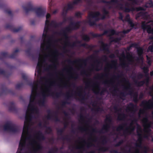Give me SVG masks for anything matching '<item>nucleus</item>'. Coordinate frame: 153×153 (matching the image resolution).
I'll use <instances>...</instances> for the list:
<instances>
[{"label": "nucleus", "mask_w": 153, "mask_h": 153, "mask_svg": "<svg viewBox=\"0 0 153 153\" xmlns=\"http://www.w3.org/2000/svg\"><path fill=\"white\" fill-rule=\"evenodd\" d=\"M131 106L132 107V108H130V107L128 108H127L126 110H127V111H129L130 112H131V113H132L133 112V108H133V105H131Z\"/></svg>", "instance_id": "15"}, {"label": "nucleus", "mask_w": 153, "mask_h": 153, "mask_svg": "<svg viewBox=\"0 0 153 153\" xmlns=\"http://www.w3.org/2000/svg\"><path fill=\"white\" fill-rule=\"evenodd\" d=\"M142 83H142V84H143V82H142Z\"/></svg>", "instance_id": "36"}, {"label": "nucleus", "mask_w": 153, "mask_h": 153, "mask_svg": "<svg viewBox=\"0 0 153 153\" xmlns=\"http://www.w3.org/2000/svg\"><path fill=\"white\" fill-rule=\"evenodd\" d=\"M110 36L114 35L115 33V31L113 30H111L109 31Z\"/></svg>", "instance_id": "16"}, {"label": "nucleus", "mask_w": 153, "mask_h": 153, "mask_svg": "<svg viewBox=\"0 0 153 153\" xmlns=\"http://www.w3.org/2000/svg\"><path fill=\"white\" fill-rule=\"evenodd\" d=\"M152 140L153 141V138L152 139Z\"/></svg>", "instance_id": "35"}, {"label": "nucleus", "mask_w": 153, "mask_h": 153, "mask_svg": "<svg viewBox=\"0 0 153 153\" xmlns=\"http://www.w3.org/2000/svg\"><path fill=\"white\" fill-rule=\"evenodd\" d=\"M4 129L5 131H8L14 132L15 131L14 128L9 123H7L4 126Z\"/></svg>", "instance_id": "7"}, {"label": "nucleus", "mask_w": 153, "mask_h": 153, "mask_svg": "<svg viewBox=\"0 0 153 153\" xmlns=\"http://www.w3.org/2000/svg\"><path fill=\"white\" fill-rule=\"evenodd\" d=\"M147 60L148 63L150 65L151 64V59L148 56H147Z\"/></svg>", "instance_id": "18"}, {"label": "nucleus", "mask_w": 153, "mask_h": 153, "mask_svg": "<svg viewBox=\"0 0 153 153\" xmlns=\"http://www.w3.org/2000/svg\"><path fill=\"white\" fill-rule=\"evenodd\" d=\"M81 16V13L79 12H77L76 13V16L77 17H79Z\"/></svg>", "instance_id": "20"}, {"label": "nucleus", "mask_w": 153, "mask_h": 153, "mask_svg": "<svg viewBox=\"0 0 153 153\" xmlns=\"http://www.w3.org/2000/svg\"><path fill=\"white\" fill-rule=\"evenodd\" d=\"M119 40V39H115L114 41L116 42H117Z\"/></svg>", "instance_id": "27"}, {"label": "nucleus", "mask_w": 153, "mask_h": 153, "mask_svg": "<svg viewBox=\"0 0 153 153\" xmlns=\"http://www.w3.org/2000/svg\"><path fill=\"white\" fill-rule=\"evenodd\" d=\"M150 75L152 76L153 75V71H151L150 73Z\"/></svg>", "instance_id": "25"}, {"label": "nucleus", "mask_w": 153, "mask_h": 153, "mask_svg": "<svg viewBox=\"0 0 153 153\" xmlns=\"http://www.w3.org/2000/svg\"><path fill=\"white\" fill-rule=\"evenodd\" d=\"M25 11H26V12H27V10H26V9H25Z\"/></svg>", "instance_id": "33"}, {"label": "nucleus", "mask_w": 153, "mask_h": 153, "mask_svg": "<svg viewBox=\"0 0 153 153\" xmlns=\"http://www.w3.org/2000/svg\"><path fill=\"white\" fill-rule=\"evenodd\" d=\"M48 68L49 69H52V67L51 65H49V66Z\"/></svg>", "instance_id": "22"}, {"label": "nucleus", "mask_w": 153, "mask_h": 153, "mask_svg": "<svg viewBox=\"0 0 153 153\" xmlns=\"http://www.w3.org/2000/svg\"><path fill=\"white\" fill-rule=\"evenodd\" d=\"M120 18L121 19H122L123 18V16L122 14H120Z\"/></svg>", "instance_id": "24"}, {"label": "nucleus", "mask_w": 153, "mask_h": 153, "mask_svg": "<svg viewBox=\"0 0 153 153\" xmlns=\"http://www.w3.org/2000/svg\"><path fill=\"white\" fill-rule=\"evenodd\" d=\"M143 70L144 72L145 73H146L148 72V69L147 67H144L143 68Z\"/></svg>", "instance_id": "17"}, {"label": "nucleus", "mask_w": 153, "mask_h": 153, "mask_svg": "<svg viewBox=\"0 0 153 153\" xmlns=\"http://www.w3.org/2000/svg\"><path fill=\"white\" fill-rule=\"evenodd\" d=\"M80 0H75L74 1V4H77L80 2Z\"/></svg>", "instance_id": "19"}, {"label": "nucleus", "mask_w": 153, "mask_h": 153, "mask_svg": "<svg viewBox=\"0 0 153 153\" xmlns=\"http://www.w3.org/2000/svg\"><path fill=\"white\" fill-rule=\"evenodd\" d=\"M62 40H63L62 39ZM66 41V40H65V41ZM63 41V40H62V41ZM63 41H64V40H63Z\"/></svg>", "instance_id": "32"}, {"label": "nucleus", "mask_w": 153, "mask_h": 153, "mask_svg": "<svg viewBox=\"0 0 153 153\" xmlns=\"http://www.w3.org/2000/svg\"><path fill=\"white\" fill-rule=\"evenodd\" d=\"M128 59L129 62L133 63L134 60V58L130 54L128 55Z\"/></svg>", "instance_id": "11"}, {"label": "nucleus", "mask_w": 153, "mask_h": 153, "mask_svg": "<svg viewBox=\"0 0 153 153\" xmlns=\"http://www.w3.org/2000/svg\"><path fill=\"white\" fill-rule=\"evenodd\" d=\"M125 21H128L131 27H133L134 26L133 23L130 19L128 15H127L126 16L125 19Z\"/></svg>", "instance_id": "8"}, {"label": "nucleus", "mask_w": 153, "mask_h": 153, "mask_svg": "<svg viewBox=\"0 0 153 153\" xmlns=\"http://www.w3.org/2000/svg\"><path fill=\"white\" fill-rule=\"evenodd\" d=\"M130 31V30H128L127 31H124L123 32H119V33H118V35H121V36H124V35L127 33L129 32Z\"/></svg>", "instance_id": "12"}, {"label": "nucleus", "mask_w": 153, "mask_h": 153, "mask_svg": "<svg viewBox=\"0 0 153 153\" xmlns=\"http://www.w3.org/2000/svg\"><path fill=\"white\" fill-rule=\"evenodd\" d=\"M66 41L64 42V44L65 45H66Z\"/></svg>", "instance_id": "30"}, {"label": "nucleus", "mask_w": 153, "mask_h": 153, "mask_svg": "<svg viewBox=\"0 0 153 153\" xmlns=\"http://www.w3.org/2000/svg\"><path fill=\"white\" fill-rule=\"evenodd\" d=\"M51 86H31L32 93L30 102L26 113L23 131L16 153H36L41 148L40 141L42 135L30 131L33 114L38 112L37 105L42 106L44 98L48 96Z\"/></svg>", "instance_id": "1"}, {"label": "nucleus", "mask_w": 153, "mask_h": 153, "mask_svg": "<svg viewBox=\"0 0 153 153\" xmlns=\"http://www.w3.org/2000/svg\"><path fill=\"white\" fill-rule=\"evenodd\" d=\"M83 39L85 41H88L89 39V37L87 35H84L83 36Z\"/></svg>", "instance_id": "13"}, {"label": "nucleus", "mask_w": 153, "mask_h": 153, "mask_svg": "<svg viewBox=\"0 0 153 153\" xmlns=\"http://www.w3.org/2000/svg\"><path fill=\"white\" fill-rule=\"evenodd\" d=\"M103 46H104V45L103 44Z\"/></svg>", "instance_id": "34"}, {"label": "nucleus", "mask_w": 153, "mask_h": 153, "mask_svg": "<svg viewBox=\"0 0 153 153\" xmlns=\"http://www.w3.org/2000/svg\"><path fill=\"white\" fill-rule=\"evenodd\" d=\"M104 18L105 17H102L101 15L98 12H91L89 15L88 22L91 25H93L94 24L96 21Z\"/></svg>", "instance_id": "4"}, {"label": "nucleus", "mask_w": 153, "mask_h": 153, "mask_svg": "<svg viewBox=\"0 0 153 153\" xmlns=\"http://www.w3.org/2000/svg\"><path fill=\"white\" fill-rule=\"evenodd\" d=\"M118 118H119V119H120V120H123V118H120V115H119V116Z\"/></svg>", "instance_id": "28"}, {"label": "nucleus", "mask_w": 153, "mask_h": 153, "mask_svg": "<svg viewBox=\"0 0 153 153\" xmlns=\"http://www.w3.org/2000/svg\"><path fill=\"white\" fill-rule=\"evenodd\" d=\"M143 49L141 48H140L137 49L138 53L141 59H142V57L141 56L143 53Z\"/></svg>", "instance_id": "10"}, {"label": "nucleus", "mask_w": 153, "mask_h": 153, "mask_svg": "<svg viewBox=\"0 0 153 153\" xmlns=\"http://www.w3.org/2000/svg\"><path fill=\"white\" fill-rule=\"evenodd\" d=\"M137 0H129L128 1V3L126 4L124 7L122 5H120L118 6L120 9L123 10L126 12H128L130 11H133L134 10L139 11L142 10L137 15V17H139L140 16H144L145 14L144 13L142 10H145V9L140 7L138 8H134L133 5L137 3Z\"/></svg>", "instance_id": "3"}, {"label": "nucleus", "mask_w": 153, "mask_h": 153, "mask_svg": "<svg viewBox=\"0 0 153 153\" xmlns=\"http://www.w3.org/2000/svg\"><path fill=\"white\" fill-rule=\"evenodd\" d=\"M150 44L151 45L149 47L147 51H150L151 52H152L153 51V41L151 42Z\"/></svg>", "instance_id": "9"}, {"label": "nucleus", "mask_w": 153, "mask_h": 153, "mask_svg": "<svg viewBox=\"0 0 153 153\" xmlns=\"http://www.w3.org/2000/svg\"><path fill=\"white\" fill-rule=\"evenodd\" d=\"M59 42H60L61 43H62V39H61V40H60V41H59Z\"/></svg>", "instance_id": "29"}, {"label": "nucleus", "mask_w": 153, "mask_h": 153, "mask_svg": "<svg viewBox=\"0 0 153 153\" xmlns=\"http://www.w3.org/2000/svg\"><path fill=\"white\" fill-rule=\"evenodd\" d=\"M117 0H111L112 2H115L117 1Z\"/></svg>", "instance_id": "26"}, {"label": "nucleus", "mask_w": 153, "mask_h": 153, "mask_svg": "<svg viewBox=\"0 0 153 153\" xmlns=\"http://www.w3.org/2000/svg\"><path fill=\"white\" fill-rule=\"evenodd\" d=\"M141 27L144 30H146L148 33H153V21L147 23H146L145 22H143Z\"/></svg>", "instance_id": "5"}, {"label": "nucleus", "mask_w": 153, "mask_h": 153, "mask_svg": "<svg viewBox=\"0 0 153 153\" xmlns=\"http://www.w3.org/2000/svg\"><path fill=\"white\" fill-rule=\"evenodd\" d=\"M146 6L147 7H151L153 6V4L152 2L150 1L149 3H146Z\"/></svg>", "instance_id": "14"}, {"label": "nucleus", "mask_w": 153, "mask_h": 153, "mask_svg": "<svg viewBox=\"0 0 153 153\" xmlns=\"http://www.w3.org/2000/svg\"><path fill=\"white\" fill-rule=\"evenodd\" d=\"M35 12L36 16L39 17H41L44 16L45 11L41 8H38L35 9Z\"/></svg>", "instance_id": "6"}, {"label": "nucleus", "mask_w": 153, "mask_h": 153, "mask_svg": "<svg viewBox=\"0 0 153 153\" xmlns=\"http://www.w3.org/2000/svg\"><path fill=\"white\" fill-rule=\"evenodd\" d=\"M57 12V10H55L53 12V14H55Z\"/></svg>", "instance_id": "23"}, {"label": "nucleus", "mask_w": 153, "mask_h": 153, "mask_svg": "<svg viewBox=\"0 0 153 153\" xmlns=\"http://www.w3.org/2000/svg\"><path fill=\"white\" fill-rule=\"evenodd\" d=\"M66 12H67L66 10L64 9L63 10V11L62 13V14L63 15H64L65 14V13H66Z\"/></svg>", "instance_id": "21"}, {"label": "nucleus", "mask_w": 153, "mask_h": 153, "mask_svg": "<svg viewBox=\"0 0 153 153\" xmlns=\"http://www.w3.org/2000/svg\"><path fill=\"white\" fill-rule=\"evenodd\" d=\"M51 15L49 13L46 16L45 26L43 34V41L41 45L42 54L40 55L38 60L37 68V72H36L35 75H40L42 67H46L45 62L48 60L51 62L54 66L57 63L58 53L56 49L53 42L47 35L48 27L54 26L56 24V21L52 20L50 21L49 19Z\"/></svg>", "instance_id": "2"}, {"label": "nucleus", "mask_w": 153, "mask_h": 153, "mask_svg": "<svg viewBox=\"0 0 153 153\" xmlns=\"http://www.w3.org/2000/svg\"><path fill=\"white\" fill-rule=\"evenodd\" d=\"M105 13L106 14H107V11H105Z\"/></svg>", "instance_id": "31"}]
</instances>
